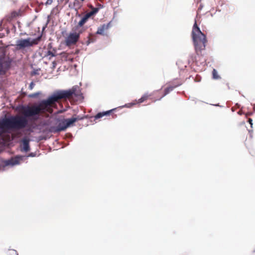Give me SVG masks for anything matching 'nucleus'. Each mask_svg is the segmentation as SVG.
<instances>
[{
    "label": "nucleus",
    "mask_w": 255,
    "mask_h": 255,
    "mask_svg": "<svg viewBox=\"0 0 255 255\" xmlns=\"http://www.w3.org/2000/svg\"><path fill=\"white\" fill-rule=\"evenodd\" d=\"M30 97H34V96H33V95H30Z\"/></svg>",
    "instance_id": "obj_28"
},
{
    "label": "nucleus",
    "mask_w": 255,
    "mask_h": 255,
    "mask_svg": "<svg viewBox=\"0 0 255 255\" xmlns=\"http://www.w3.org/2000/svg\"><path fill=\"white\" fill-rule=\"evenodd\" d=\"M203 7V5H202V4L200 5V6H199V7H198V13L200 12V11L202 9Z\"/></svg>",
    "instance_id": "obj_23"
},
{
    "label": "nucleus",
    "mask_w": 255,
    "mask_h": 255,
    "mask_svg": "<svg viewBox=\"0 0 255 255\" xmlns=\"http://www.w3.org/2000/svg\"><path fill=\"white\" fill-rule=\"evenodd\" d=\"M92 15H93L92 14V13H91V11H90L89 12H88L84 16V17H85L87 20L91 17L92 16Z\"/></svg>",
    "instance_id": "obj_19"
},
{
    "label": "nucleus",
    "mask_w": 255,
    "mask_h": 255,
    "mask_svg": "<svg viewBox=\"0 0 255 255\" xmlns=\"http://www.w3.org/2000/svg\"><path fill=\"white\" fill-rule=\"evenodd\" d=\"M15 163H16V162H14L12 163V164H14Z\"/></svg>",
    "instance_id": "obj_27"
},
{
    "label": "nucleus",
    "mask_w": 255,
    "mask_h": 255,
    "mask_svg": "<svg viewBox=\"0 0 255 255\" xmlns=\"http://www.w3.org/2000/svg\"><path fill=\"white\" fill-rule=\"evenodd\" d=\"M110 27V23L107 24H104L98 27V30L96 32L98 34L105 35L106 34V32Z\"/></svg>",
    "instance_id": "obj_9"
},
{
    "label": "nucleus",
    "mask_w": 255,
    "mask_h": 255,
    "mask_svg": "<svg viewBox=\"0 0 255 255\" xmlns=\"http://www.w3.org/2000/svg\"><path fill=\"white\" fill-rule=\"evenodd\" d=\"M83 118H80L79 116H77V117H73L71 119H65L66 122V127H69L73 125V124L77 121L82 120Z\"/></svg>",
    "instance_id": "obj_10"
},
{
    "label": "nucleus",
    "mask_w": 255,
    "mask_h": 255,
    "mask_svg": "<svg viewBox=\"0 0 255 255\" xmlns=\"http://www.w3.org/2000/svg\"><path fill=\"white\" fill-rule=\"evenodd\" d=\"M159 93H160V92L158 91H154L153 92H152L151 94L145 93L141 97V98L138 99V100L137 101V103H138V104L142 103L146 101L148 99L151 100V98H152L151 97L152 96V95H156V94H159Z\"/></svg>",
    "instance_id": "obj_8"
},
{
    "label": "nucleus",
    "mask_w": 255,
    "mask_h": 255,
    "mask_svg": "<svg viewBox=\"0 0 255 255\" xmlns=\"http://www.w3.org/2000/svg\"><path fill=\"white\" fill-rule=\"evenodd\" d=\"M92 15H93L92 14V13H91V11H90L89 12H88L84 16V17H85L87 20L91 17L92 16Z\"/></svg>",
    "instance_id": "obj_18"
},
{
    "label": "nucleus",
    "mask_w": 255,
    "mask_h": 255,
    "mask_svg": "<svg viewBox=\"0 0 255 255\" xmlns=\"http://www.w3.org/2000/svg\"><path fill=\"white\" fill-rule=\"evenodd\" d=\"M81 31H78V32H70L67 37L66 38L65 43L66 46H70L75 45L79 40Z\"/></svg>",
    "instance_id": "obj_5"
},
{
    "label": "nucleus",
    "mask_w": 255,
    "mask_h": 255,
    "mask_svg": "<svg viewBox=\"0 0 255 255\" xmlns=\"http://www.w3.org/2000/svg\"><path fill=\"white\" fill-rule=\"evenodd\" d=\"M18 15L16 11H13L11 13V17H14Z\"/></svg>",
    "instance_id": "obj_20"
},
{
    "label": "nucleus",
    "mask_w": 255,
    "mask_h": 255,
    "mask_svg": "<svg viewBox=\"0 0 255 255\" xmlns=\"http://www.w3.org/2000/svg\"><path fill=\"white\" fill-rule=\"evenodd\" d=\"M98 10H99V8H98L93 7V8H92V10L91 11V13H92L93 15H94L97 12H98Z\"/></svg>",
    "instance_id": "obj_17"
},
{
    "label": "nucleus",
    "mask_w": 255,
    "mask_h": 255,
    "mask_svg": "<svg viewBox=\"0 0 255 255\" xmlns=\"http://www.w3.org/2000/svg\"><path fill=\"white\" fill-rule=\"evenodd\" d=\"M53 2V0H47L46 4H51Z\"/></svg>",
    "instance_id": "obj_24"
},
{
    "label": "nucleus",
    "mask_w": 255,
    "mask_h": 255,
    "mask_svg": "<svg viewBox=\"0 0 255 255\" xmlns=\"http://www.w3.org/2000/svg\"><path fill=\"white\" fill-rule=\"evenodd\" d=\"M158 91L160 92V93L159 94H157L156 95H152V96L151 97L152 98H151V100H152V101L153 102H156V101H157V97L158 96H160L161 95H162L163 93H162L161 91L160 90H158Z\"/></svg>",
    "instance_id": "obj_14"
},
{
    "label": "nucleus",
    "mask_w": 255,
    "mask_h": 255,
    "mask_svg": "<svg viewBox=\"0 0 255 255\" xmlns=\"http://www.w3.org/2000/svg\"><path fill=\"white\" fill-rule=\"evenodd\" d=\"M68 127H66V122L64 119L60 122L56 127L53 128L52 131L54 132H58L65 130Z\"/></svg>",
    "instance_id": "obj_7"
},
{
    "label": "nucleus",
    "mask_w": 255,
    "mask_h": 255,
    "mask_svg": "<svg viewBox=\"0 0 255 255\" xmlns=\"http://www.w3.org/2000/svg\"><path fill=\"white\" fill-rule=\"evenodd\" d=\"M73 95H76L74 89L58 91L37 104L22 107L21 113L24 116L17 115L10 118L0 119V129L2 132H5L9 129H22L28 124L26 118L35 117L40 114H51L53 112V108L57 107V102L61 99H69Z\"/></svg>",
    "instance_id": "obj_1"
},
{
    "label": "nucleus",
    "mask_w": 255,
    "mask_h": 255,
    "mask_svg": "<svg viewBox=\"0 0 255 255\" xmlns=\"http://www.w3.org/2000/svg\"><path fill=\"white\" fill-rule=\"evenodd\" d=\"M41 36H40L33 39H31L30 38L19 39L16 41L15 48L17 50H20L24 49L25 48L37 45L41 40Z\"/></svg>",
    "instance_id": "obj_3"
},
{
    "label": "nucleus",
    "mask_w": 255,
    "mask_h": 255,
    "mask_svg": "<svg viewBox=\"0 0 255 255\" xmlns=\"http://www.w3.org/2000/svg\"><path fill=\"white\" fill-rule=\"evenodd\" d=\"M116 117V116H113V118H114Z\"/></svg>",
    "instance_id": "obj_29"
},
{
    "label": "nucleus",
    "mask_w": 255,
    "mask_h": 255,
    "mask_svg": "<svg viewBox=\"0 0 255 255\" xmlns=\"http://www.w3.org/2000/svg\"><path fill=\"white\" fill-rule=\"evenodd\" d=\"M213 78L214 79H218L220 78V76L218 75L217 71L216 69H214L212 71Z\"/></svg>",
    "instance_id": "obj_16"
},
{
    "label": "nucleus",
    "mask_w": 255,
    "mask_h": 255,
    "mask_svg": "<svg viewBox=\"0 0 255 255\" xmlns=\"http://www.w3.org/2000/svg\"><path fill=\"white\" fill-rule=\"evenodd\" d=\"M87 20H88L85 17L83 16L82 18L78 22V26L80 27L82 26L86 22Z\"/></svg>",
    "instance_id": "obj_15"
},
{
    "label": "nucleus",
    "mask_w": 255,
    "mask_h": 255,
    "mask_svg": "<svg viewBox=\"0 0 255 255\" xmlns=\"http://www.w3.org/2000/svg\"><path fill=\"white\" fill-rule=\"evenodd\" d=\"M252 122H253V120H252V119L249 118V119H248V122H249V123H250V124L251 125V127H252V125H253V123H252Z\"/></svg>",
    "instance_id": "obj_25"
},
{
    "label": "nucleus",
    "mask_w": 255,
    "mask_h": 255,
    "mask_svg": "<svg viewBox=\"0 0 255 255\" xmlns=\"http://www.w3.org/2000/svg\"><path fill=\"white\" fill-rule=\"evenodd\" d=\"M22 144L20 145V150L21 151L25 152H28L30 150L29 141L30 140L27 137H24L22 139Z\"/></svg>",
    "instance_id": "obj_6"
},
{
    "label": "nucleus",
    "mask_w": 255,
    "mask_h": 255,
    "mask_svg": "<svg viewBox=\"0 0 255 255\" xmlns=\"http://www.w3.org/2000/svg\"><path fill=\"white\" fill-rule=\"evenodd\" d=\"M130 105H135V103H131L130 104Z\"/></svg>",
    "instance_id": "obj_26"
},
{
    "label": "nucleus",
    "mask_w": 255,
    "mask_h": 255,
    "mask_svg": "<svg viewBox=\"0 0 255 255\" xmlns=\"http://www.w3.org/2000/svg\"><path fill=\"white\" fill-rule=\"evenodd\" d=\"M34 85L35 84H34V83L33 82H31V83L29 85V88L30 90H32L33 88Z\"/></svg>",
    "instance_id": "obj_21"
},
{
    "label": "nucleus",
    "mask_w": 255,
    "mask_h": 255,
    "mask_svg": "<svg viewBox=\"0 0 255 255\" xmlns=\"http://www.w3.org/2000/svg\"><path fill=\"white\" fill-rule=\"evenodd\" d=\"M12 60L8 56H0V75H4L10 68Z\"/></svg>",
    "instance_id": "obj_4"
},
{
    "label": "nucleus",
    "mask_w": 255,
    "mask_h": 255,
    "mask_svg": "<svg viewBox=\"0 0 255 255\" xmlns=\"http://www.w3.org/2000/svg\"><path fill=\"white\" fill-rule=\"evenodd\" d=\"M179 85H175V86H170L165 89L164 93L157 97V100H160L167 94H168L170 92L172 91L175 88L179 86Z\"/></svg>",
    "instance_id": "obj_12"
},
{
    "label": "nucleus",
    "mask_w": 255,
    "mask_h": 255,
    "mask_svg": "<svg viewBox=\"0 0 255 255\" xmlns=\"http://www.w3.org/2000/svg\"><path fill=\"white\" fill-rule=\"evenodd\" d=\"M116 109H114L108 111L101 112L98 113L95 116V119L97 120L100 118H102L104 116H109L112 114L113 112L116 110Z\"/></svg>",
    "instance_id": "obj_11"
},
{
    "label": "nucleus",
    "mask_w": 255,
    "mask_h": 255,
    "mask_svg": "<svg viewBox=\"0 0 255 255\" xmlns=\"http://www.w3.org/2000/svg\"><path fill=\"white\" fill-rule=\"evenodd\" d=\"M56 50L55 49H53L52 50H48L46 53V56H50L49 59L51 57H55L56 56Z\"/></svg>",
    "instance_id": "obj_13"
},
{
    "label": "nucleus",
    "mask_w": 255,
    "mask_h": 255,
    "mask_svg": "<svg viewBox=\"0 0 255 255\" xmlns=\"http://www.w3.org/2000/svg\"><path fill=\"white\" fill-rule=\"evenodd\" d=\"M11 254H12L13 255H18V253H17V252L15 250H11Z\"/></svg>",
    "instance_id": "obj_22"
},
{
    "label": "nucleus",
    "mask_w": 255,
    "mask_h": 255,
    "mask_svg": "<svg viewBox=\"0 0 255 255\" xmlns=\"http://www.w3.org/2000/svg\"><path fill=\"white\" fill-rule=\"evenodd\" d=\"M191 35L196 52L199 54L205 49L207 39L206 35L201 32L198 26L196 20L193 25Z\"/></svg>",
    "instance_id": "obj_2"
}]
</instances>
